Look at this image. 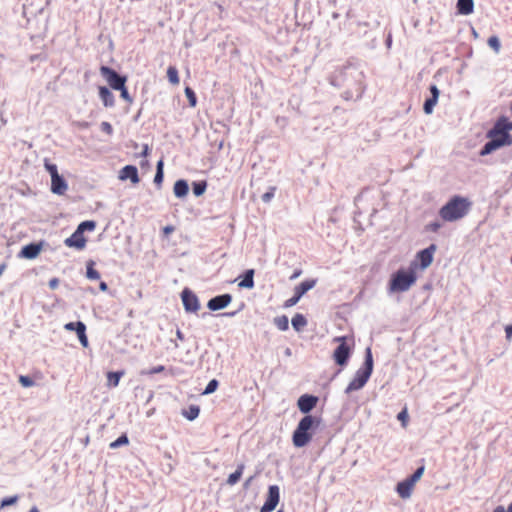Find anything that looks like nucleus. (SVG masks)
<instances>
[{
  "mask_svg": "<svg viewBox=\"0 0 512 512\" xmlns=\"http://www.w3.org/2000/svg\"><path fill=\"white\" fill-rule=\"evenodd\" d=\"M512 130V122L507 118L499 119L494 127L488 132V142L482 148L480 155L485 156L492 152L512 144L510 131Z\"/></svg>",
  "mask_w": 512,
  "mask_h": 512,
  "instance_id": "1",
  "label": "nucleus"
},
{
  "mask_svg": "<svg viewBox=\"0 0 512 512\" xmlns=\"http://www.w3.org/2000/svg\"><path fill=\"white\" fill-rule=\"evenodd\" d=\"M470 208L471 201L468 198L455 196L440 209L439 215L444 221L454 222L466 216Z\"/></svg>",
  "mask_w": 512,
  "mask_h": 512,
  "instance_id": "2",
  "label": "nucleus"
},
{
  "mask_svg": "<svg viewBox=\"0 0 512 512\" xmlns=\"http://www.w3.org/2000/svg\"><path fill=\"white\" fill-rule=\"evenodd\" d=\"M417 272L410 266L400 268L394 272L388 283V291L391 294L408 291L417 281Z\"/></svg>",
  "mask_w": 512,
  "mask_h": 512,
  "instance_id": "3",
  "label": "nucleus"
},
{
  "mask_svg": "<svg viewBox=\"0 0 512 512\" xmlns=\"http://www.w3.org/2000/svg\"><path fill=\"white\" fill-rule=\"evenodd\" d=\"M319 420L316 417L307 415L298 423L292 435L293 445L297 448L306 446L313 437V431L318 427Z\"/></svg>",
  "mask_w": 512,
  "mask_h": 512,
  "instance_id": "4",
  "label": "nucleus"
},
{
  "mask_svg": "<svg viewBox=\"0 0 512 512\" xmlns=\"http://www.w3.org/2000/svg\"><path fill=\"white\" fill-rule=\"evenodd\" d=\"M373 371V357L371 349L368 347L365 351V363L364 367L360 368L356 373L354 378L348 384L346 388V393H350L352 391L360 390L369 380Z\"/></svg>",
  "mask_w": 512,
  "mask_h": 512,
  "instance_id": "5",
  "label": "nucleus"
},
{
  "mask_svg": "<svg viewBox=\"0 0 512 512\" xmlns=\"http://www.w3.org/2000/svg\"><path fill=\"white\" fill-rule=\"evenodd\" d=\"M94 221H84L79 224L76 231L67 239H65L64 243L67 247L83 249L86 246V238L84 237V231H93L95 229Z\"/></svg>",
  "mask_w": 512,
  "mask_h": 512,
  "instance_id": "6",
  "label": "nucleus"
},
{
  "mask_svg": "<svg viewBox=\"0 0 512 512\" xmlns=\"http://www.w3.org/2000/svg\"><path fill=\"white\" fill-rule=\"evenodd\" d=\"M334 342L339 343L333 353V359L340 366H345L351 354L353 343L346 336L334 338Z\"/></svg>",
  "mask_w": 512,
  "mask_h": 512,
  "instance_id": "7",
  "label": "nucleus"
},
{
  "mask_svg": "<svg viewBox=\"0 0 512 512\" xmlns=\"http://www.w3.org/2000/svg\"><path fill=\"white\" fill-rule=\"evenodd\" d=\"M44 167L51 176V192L56 195H64L68 189V184L64 178L59 175L57 166L46 161Z\"/></svg>",
  "mask_w": 512,
  "mask_h": 512,
  "instance_id": "8",
  "label": "nucleus"
},
{
  "mask_svg": "<svg viewBox=\"0 0 512 512\" xmlns=\"http://www.w3.org/2000/svg\"><path fill=\"white\" fill-rule=\"evenodd\" d=\"M436 251V246L431 244L429 247L419 251L414 260L410 263V267L417 272V269L421 270L427 269L433 262L434 254Z\"/></svg>",
  "mask_w": 512,
  "mask_h": 512,
  "instance_id": "9",
  "label": "nucleus"
},
{
  "mask_svg": "<svg viewBox=\"0 0 512 512\" xmlns=\"http://www.w3.org/2000/svg\"><path fill=\"white\" fill-rule=\"evenodd\" d=\"M315 284H316L315 280H306V281H303L302 283H300L298 286H296L294 288L295 295L292 298L285 301L284 307L289 308V307L296 305L298 303V301L300 300V298L307 291L312 289L315 286Z\"/></svg>",
  "mask_w": 512,
  "mask_h": 512,
  "instance_id": "10",
  "label": "nucleus"
},
{
  "mask_svg": "<svg viewBox=\"0 0 512 512\" xmlns=\"http://www.w3.org/2000/svg\"><path fill=\"white\" fill-rule=\"evenodd\" d=\"M100 72L102 76L106 79L109 86L114 90L122 88V86L126 83L125 77H121L109 67L102 66Z\"/></svg>",
  "mask_w": 512,
  "mask_h": 512,
  "instance_id": "11",
  "label": "nucleus"
},
{
  "mask_svg": "<svg viewBox=\"0 0 512 512\" xmlns=\"http://www.w3.org/2000/svg\"><path fill=\"white\" fill-rule=\"evenodd\" d=\"M184 309L187 312H197L200 309L198 297L189 289H184L181 293Z\"/></svg>",
  "mask_w": 512,
  "mask_h": 512,
  "instance_id": "12",
  "label": "nucleus"
},
{
  "mask_svg": "<svg viewBox=\"0 0 512 512\" xmlns=\"http://www.w3.org/2000/svg\"><path fill=\"white\" fill-rule=\"evenodd\" d=\"M280 501V490L277 485H271L268 489V495L263 506L266 510H275Z\"/></svg>",
  "mask_w": 512,
  "mask_h": 512,
  "instance_id": "13",
  "label": "nucleus"
},
{
  "mask_svg": "<svg viewBox=\"0 0 512 512\" xmlns=\"http://www.w3.org/2000/svg\"><path fill=\"white\" fill-rule=\"evenodd\" d=\"M232 301V297L229 294L216 296L208 301L207 307L212 311H217L227 307Z\"/></svg>",
  "mask_w": 512,
  "mask_h": 512,
  "instance_id": "14",
  "label": "nucleus"
},
{
  "mask_svg": "<svg viewBox=\"0 0 512 512\" xmlns=\"http://www.w3.org/2000/svg\"><path fill=\"white\" fill-rule=\"evenodd\" d=\"M415 486L413 482L406 478L396 485V492L400 498L409 499L412 496Z\"/></svg>",
  "mask_w": 512,
  "mask_h": 512,
  "instance_id": "15",
  "label": "nucleus"
},
{
  "mask_svg": "<svg viewBox=\"0 0 512 512\" xmlns=\"http://www.w3.org/2000/svg\"><path fill=\"white\" fill-rule=\"evenodd\" d=\"M317 402L316 396L305 394L299 397L297 405L302 413H308L316 406Z\"/></svg>",
  "mask_w": 512,
  "mask_h": 512,
  "instance_id": "16",
  "label": "nucleus"
},
{
  "mask_svg": "<svg viewBox=\"0 0 512 512\" xmlns=\"http://www.w3.org/2000/svg\"><path fill=\"white\" fill-rule=\"evenodd\" d=\"M119 179L122 181L129 179L133 184H138L140 181L137 168L133 165L123 167L119 172Z\"/></svg>",
  "mask_w": 512,
  "mask_h": 512,
  "instance_id": "17",
  "label": "nucleus"
},
{
  "mask_svg": "<svg viewBox=\"0 0 512 512\" xmlns=\"http://www.w3.org/2000/svg\"><path fill=\"white\" fill-rule=\"evenodd\" d=\"M41 250H42L41 244H34V243L29 244V245L24 246L21 249V251L19 253V257L25 258V259H34L39 255Z\"/></svg>",
  "mask_w": 512,
  "mask_h": 512,
  "instance_id": "18",
  "label": "nucleus"
},
{
  "mask_svg": "<svg viewBox=\"0 0 512 512\" xmlns=\"http://www.w3.org/2000/svg\"><path fill=\"white\" fill-rule=\"evenodd\" d=\"M99 97L105 107H113L115 104V99L112 92L105 86H100L98 88Z\"/></svg>",
  "mask_w": 512,
  "mask_h": 512,
  "instance_id": "19",
  "label": "nucleus"
},
{
  "mask_svg": "<svg viewBox=\"0 0 512 512\" xmlns=\"http://www.w3.org/2000/svg\"><path fill=\"white\" fill-rule=\"evenodd\" d=\"M240 288L252 289L254 287V270L248 269L242 280L238 282Z\"/></svg>",
  "mask_w": 512,
  "mask_h": 512,
  "instance_id": "20",
  "label": "nucleus"
},
{
  "mask_svg": "<svg viewBox=\"0 0 512 512\" xmlns=\"http://www.w3.org/2000/svg\"><path fill=\"white\" fill-rule=\"evenodd\" d=\"M188 191V183L185 180H178L175 182L173 192L177 198L185 197L188 194Z\"/></svg>",
  "mask_w": 512,
  "mask_h": 512,
  "instance_id": "21",
  "label": "nucleus"
},
{
  "mask_svg": "<svg viewBox=\"0 0 512 512\" xmlns=\"http://www.w3.org/2000/svg\"><path fill=\"white\" fill-rule=\"evenodd\" d=\"M457 9L462 15H470L474 10V2L473 0H458Z\"/></svg>",
  "mask_w": 512,
  "mask_h": 512,
  "instance_id": "22",
  "label": "nucleus"
},
{
  "mask_svg": "<svg viewBox=\"0 0 512 512\" xmlns=\"http://www.w3.org/2000/svg\"><path fill=\"white\" fill-rule=\"evenodd\" d=\"M124 375L123 371L118 372H108L107 373V386L108 387H117L121 377Z\"/></svg>",
  "mask_w": 512,
  "mask_h": 512,
  "instance_id": "23",
  "label": "nucleus"
},
{
  "mask_svg": "<svg viewBox=\"0 0 512 512\" xmlns=\"http://www.w3.org/2000/svg\"><path fill=\"white\" fill-rule=\"evenodd\" d=\"M291 322L293 328L298 332L302 331L304 327L307 325V320L302 314L294 315Z\"/></svg>",
  "mask_w": 512,
  "mask_h": 512,
  "instance_id": "24",
  "label": "nucleus"
},
{
  "mask_svg": "<svg viewBox=\"0 0 512 512\" xmlns=\"http://www.w3.org/2000/svg\"><path fill=\"white\" fill-rule=\"evenodd\" d=\"M243 470H244V466L239 465L237 470L234 473L229 475V477L227 479V483L231 486L236 484L239 481V479L241 478V476L243 474Z\"/></svg>",
  "mask_w": 512,
  "mask_h": 512,
  "instance_id": "25",
  "label": "nucleus"
},
{
  "mask_svg": "<svg viewBox=\"0 0 512 512\" xmlns=\"http://www.w3.org/2000/svg\"><path fill=\"white\" fill-rule=\"evenodd\" d=\"M167 77H168V80L171 84L173 85H178L179 84V76H178V71L175 67L173 66H170L168 67L167 69Z\"/></svg>",
  "mask_w": 512,
  "mask_h": 512,
  "instance_id": "26",
  "label": "nucleus"
},
{
  "mask_svg": "<svg viewBox=\"0 0 512 512\" xmlns=\"http://www.w3.org/2000/svg\"><path fill=\"white\" fill-rule=\"evenodd\" d=\"M200 409L198 406H190L188 410L183 412V416L188 420L192 421L196 419L199 415Z\"/></svg>",
  "mask_w": 512,
  "mask_h": 512,
  "instance_id": "27",
  "label": "nucleus"
},
{
  "mask_svg": "<svg viewBox=\"0 0 512 512\" xmlns=\"http://www.w3.org/2000/svg\"><path fill=\"white\" fill-rule=\"evenodd\" d=\"M274 324L277 326V328L281 331H285L289 327V321L287 316H280L276 317L274 319Z\"/></svg>",
  "mask_w": 512,
  "mask_h": 512,
  "instance_id": "28",
  "label": "nucleus"
},
{
  "mask_svg": "<svg viewBox=\"0 0 512 512\" xmlns=\"http://www.w3.org/2000/svg\"><path fill=\"white\" fill-rule=\"evenodd\" d=\"M79 328L80 329H79V331L77 333L78 339H79L81 345L86 348V347H88V344H89L88 338H87V335H86V326L85 325H80Z\"/></svg>",
  "mask_w": 512,
  "mask_h": 512,
  "instance_id": "29",
  "label": "nucleus"
},
{
  "mask_svg": "<svg viewBox=\"0 0 512 512\" xmlns=\"http://www.w3.org/2000/svg\"><path fill=\"white\" fill-rule=\"evenodd\" d=\"M206 187H207V184L205 181H201V182H194L193 183V193L196 195V196H201L204 194L205 190H206Z\"/></svg>",
  "mask_w": 512,
  "mask_h": 512,
  "instance_id": "30",
  "label": "nucleus"
},
{
  "mask_svg": "<svg viewBox=\"0 0 512 512\" xmlns=\"http://www.w3.org/2000/svg\"><path fill=\"white\" fill-rule=\"evenodd\" d=\"M86 276L91 280H96L100 278L99 272L93 268V262L88 263Z\"/></svg>",
  "mask_w": 512,
  "mask_h": 512,
  "instance_id": "31",
  "label": "nucleus"
},
{
  "mask_svg": "<svg viewBox=\"0 0 512 512\" xmlns=\"http://www.w3.org/2000/svg\"><path fill=\"white\" fill-rule=\"evenodd\" d=\"M185 95H186L187 99L189 100L190 106L195 107L197 104V99H196V95H195L194 91L191 88L186 87Z\"/></svg>",
  "mask_w": 512,
  "mask_h": 512,
  "instance_id": "32",
  "label": "nucleus"
},
{
  "mask_svg": "<svg viewBox=\"0 0 512 512\" xmlns=\"http://www.w3.org/2000/svg\"><path fill=\"white\" fill-rule=\"evenodd\" d=\"M437 99L435 97H431L430 99L426 100L424 104V111L426 114H431L433 112L434 106L437 103Z\"/></svg>",
  "mask_w": 512,
  "mask_h": 512,
  "instance_id": "33",
  "label": "nucleus"
},
{
  "mask_svg": "<svg viewBox=\"0 0 512 512\" xmlns=\"http://www.w3.org/2000/svg\"><path fill=\"white\" fill-rule=\"evenodd\" d=\"M397 419L401 422L402 427L406 428L409 421V415L406 409H403L401 412L398 413Z\"/></svg>",
  "mask_w": 512,
  "mask_h": 512,
  "instance_id": "34",
  "label": "nucleus"
},
{
  "mask_svg": "<svg viewBox=\"0 0 512 512\" xmlns=\"http://www.w3.org/2000/svg\"><path fill=\"white\" fill-rule=\"evenodd\" d=\"M424 474V467H419L408 479L413 482L415 485L422 478Z\"/></svg>",
  "mask_w": 512,
  "mask_h": 512,
  "instance_id": "35",
  "label": "nucleus"
},
{
  "mask_svg": "<svg viewBox=\"0 0 512 512\" xmlns=\"http://www.w3.org/2000/svg\"><path fill=\"white\" fill-rule=\"evenodd\" d=\"M163 180V161L160 160L158 163H157V172H156V175H155V178H154V182L159 184L161 183Z\"/></svg>",
  "mask_w": 512,
  "mask_h": 512,
  "instance_id": "36",
  "label": "nucleus"
},
{
  "mask_svg": "<svg viewBox=\"0 0 512 512\" xmlns=\"http://www.w3.org/2000/svg\"><path fill=\"white\" fill-rule=\"evenodd\" d=\"M218 387V381L213 379L211 380L208 385L206 386L205 390L203 391V395H208L216 391Z\"/></svg>",
  "mask_w": 512,
  "mask_h": 512,
  "instance_id": "37",
  "label": "nucleus"
},
{
  "mask_svg": "<svg viewBox=\"0 0 512 512\" xmlns=\"http://www.w3.org/2000/svg\"><path fill=\"white\" fill-rule=\"evenodd\" d=\"M488 45L498 53L500 51V41L496 36H492L488 39Z\"/></svg>",
  "mask_w": 512,
  "mask_h": 512,
  "instance_id": "38",
  "label": "nucleus"
},
{
  "mask_svg": "<svg viewBox=\"0 0 512 512\" xmlns=\"http://www.w3.org/2000/svg\"><path fill=\"white\" fill-rule=\"evenodd\" d=\"M80 325H85L83 322L81 321H78V322H69V323H66L64 325V328L67 330V331H75L76 334L78 333L79 331V326Z\"/></svg>",
  "mask_w": 512,
  "mask_h": 512,
  "instance_id": "39",
  "label": "nucleus"
},
{
  "mask_svg": "<svg viewBox=\"0 0 512 512\" xmlns=\"http://www.w3.org/2000/svg\"><path fill=\"white\" fill-rule=\"evenodd\" d=\"M17 501H18V496H16V495L4 498L1 501L0 507L1 508H5V507H8V506L14 505Z\"/></svg>",
  "mask_w": 512,
  "mask_h": 512,
  "instance_id": "40",
  "label": "nucleus"
},
{
  "mask_svg": "<svg viewBox=\"0 0 512 512\" xmlns=\"http://www.w3.org/2000/svg\"><path fill=\"white\" fill-rule=\"evenodd\" d=\"M118 90L121 92V98L124 101H126L127 103L132 104L133 99L130 96V94L128 93V90H127L125 84L122 86V88H119Z\"/></svg>",
  "mask_w": 512,
  "mask_h": 512,
  "instance_id": "41",
  "label": "nucleus"
},
{
  "mask_svg": "<svg viewBox=\"0 0 512 512\" xmlns=\"http://www.w3.org/2000/svg\"><path fill=\"white\" fill-rule=\"evenodd\" d=\"M128 442L129 441H128L127 436L123 435V436H120L118 439H116L114 442H112L110 444V447L111 448H117L119 446L128 444Z\"/></svg>",
  "mask_w": 512,
  "mask_h": 512,
  "instance_id": "42",
  "label": "nucleus"
},
{
  "mask_svg": "<svg viewBox=\"0 0 512 512\" xmlns=\"http://www.w3.org/2000/svg\"><path fill=\"white\" fill-rule=\"evenodd\" d=\"M100 128L103 132H105L108 135H111L113 133V128L109 122H106V121L102 122L100 124Z\"/></svg>",
  "mask_w": 512,
  "mask_h": 512,
  "instance_id": "43",
  "label": "nucleus"
},
{
  "mask_svg": "<svg viewBox=\"0 0 512 512\" xmlns=\"http://www.w3.org/2000/svg\"><path fill=\"white\" fill-rule=\"evenodd\" d=\"M273 196H274V191L271 190L262 195V200L267 203L273 198Z\"/></svg>",
  "mask_w": 512,
  "mask_h": 512,
  "instance_id": "44",
  "label": "nucleus"
},
{
  "mask_svg": "<svg viewBox=\"0 0 512 512\" xmlns=\"http://www.w3.org/2000/svg\"><path fill=\"white\" fill-rule=\"evenodd\" d=\"M20 383L25 387H29L32 385V381L26 376L20 377Z\"/></svg>",
  "mask_w": 512,
  "mask_h": 512,
  "instance_id": "45",
  "label": "nucleus"
},
{
  "mask_svg": "<svg viewBox=\"0 0 512 512\" xmlns=\"http://www.w3.org/2000/svg\"><path fill=\"white\" fill-rule=\"evenodd\" d=\"M149 151H150V150H149V146H148L147 144H144V145L142 146V152H141V154H140V155H141L143 158H145V159H146V158H147V156H148V154H149Z\"/></svg>",
  "mask_w": 512,
  "mask_h": 512,
  "instance_id": "46",
  "label": "nucleus"
},
{
  "mask_svg": "<svg viewBox=\"0 0 512 512\" xmlns=\"http://www.w3.org/2000/svg\"><path fill=\"white\" fill-rule=\"evenodd\" d=\"M174 231V227L171 226V225H168V226H165L163 229H162V232L164 234V236H168L170 233H172Z\"/></svg>",
  "mask_w": 512,
  "mask_h": 512,
  "instance_id": "47",
  "label": "nucleus"
},
{
  "mask_svg": "<svg viewBox=\"0 0 512 512\" xmlns=\"http://www.w3.org/2000/svg\"><path fill=\"white\" fill-rule=\"evenodd\" d=\"M430 91H431L432 97H435V99L438 100V97H439V90H438V88L433 85V86H431Z\"/></svg>",
  "mask_w": 512,
  "mask_h": 512,
  "instance_id": "48",
  "label": "nucleus"
},
{
  "mask_svg": "<svg viewBox=\"0 0 512 512\" xmlns=\"http://www.w3.org/2000/svg\"><path fill=\"white\" fill-rule=\"evenodd\" d=\"M59 280L57 278H53L49 281V287L51 289H56L58 287Z\"/></svg>",
  "mask_w": 512,
  "mask_h": 512,
  "instance_id": "49",
  "label": "nucleus"
},
{
  "mask_svg": "<svg viewBox=\"0 0 512 512\" xmlns=\"http://www.w3.org/2000/svg\"><path fill=\"white\" fill-rule=\"evenodd\" d=\"M506 338L511 339L512 338V324L507 326L505 328Z\"/></svg>",
  "mask_w": 512,
  "mask_h": 512,
  "instance_id": "50",
  "label": "nucleus"
},
{
  "mask_svg": "<svg viewBox=\"0 0 512 512\" xmlns=\"http://www.w3.org/2000/svg\"><path fill=\"white\" fill-rule=\"evenodd\" d=\"M162 371H164V366L160 365V366H157V367L153 368V369L150 371V373H151V374H156V373H160V372H162Z\"/></svg>",
  "mask_w": 512,
  "mask_h": 512,
  "instance_id": "51",
  "label": "nucleus"
},
{
  "mask_svg": "<svg viewBox=\"0 0 512 512\" xmlns=\"http://www.w3.org/2000/svg\"><path fill=\"white\" fill-rule=\"evenodd\" d=\"M140 166H141L142 168H147V167L149 166V162H148V160L144 158V159L140 162Z\"/></svg>",
  "mask_w": 512,
  "mask_h": 512,
  "instance_id": "52",
  "label": "nucleus"
},
{
  "mask_svg": "<svg viewBox=\"0 0 512 512\" xmlns=\"http://www.w3.org/2000/svg\"><path fill=\"white\" fill-rule=\"evenodd\" d=\"M99 288L103 292L107 291V289H108L107 284L105 282H101L99 285Z\"/></svg>",
  "mask_w": 512,
  "mask_h": 512,
  "instance_id": "53",
  "label": "nucleus"
},
{
  "mask_svg": "<svg viewBox=\"0 0 512 512\" xmlns=\"http://www.w3.org/2000/svg\"><path fill=\"white\" fill-rule=\"evenodd\" d=\"M176 336L181 341L184 339V335L182 334V332L179 329L176 331Z\"/></svg>",
  "mask_w": 512,
  "mask_h": 512,
  "instance_id": "54",
  "label": "nucleus"
},
{
  "mask_svg": "<svg viewBox=\"0 0 512 512\" xmlns=\"http://www.w3.org/2000/svg\"><path fill=\"white\" fill-rule=\"evenodd\" d=\"M439 227H440V225H439V224H437V223H435V224H431V228H432L433 230H437Z\"/></svg>",
  "mask_w": 512,
  "mask_h": 512,
  "instance_id": "55",
  "label": "nucleus"
},
{
  "mask_svg": "<svg viewBox=\"0 0 512 512\" xmlns=\"http://www.w3.org/2000/svg\"><path fill=\"white\" fill-rule=\"evenodd\" d=\"M260 512H272L271 510H266L265 506H262Z\"/></svg>",
  "mask_w": 512,
  "mask_h": 512,
  "instance_id": "56",
  "label": "nucleus"
},
{
  "mask_svg": "<svg viewBox=\"0 0 512 512\" xmlns=\"http://www.w3.org/2000/svg\"><path fill=\"white\" fill-rule=\"evenodd\" d=\"M506 512H512V502L508 506V509H506Z\"/></svg>",
  "mask_w": 512,
  "mask_h": 512,
  "instance_id": "57",
  "label": "nucleus"
},
{
  "mask_svg": "<svg viewBox=\"0 0 512 512\" xmlns=\"http://www.w3.org/2000/svg\"><path fill=\"white\" fill-rule=\"evenodd\" d=\"M29 512H39V510L36 507H32Z\"/></svg>",
  "mask_w": 512,
  "mask_h": 512,
  "instance_id": "58",
  "label": "nucleus"
},
{
  "mask_svg": "<svg viewBox=\"0 0 512 512\" xmlns=\"http://www.w3.org/2000/svg\"><path fill=\"white\" fill-rule=\"evenodd\" d=\"M285 354H286L287 356H290V355H291V350H290L289 348H287V349H286V351H285Z\"/></svg>",
  "mask_w": 512,
  "mask_h": 512,
  "instance_id": "59",
  "label": "nucleus"
},
{
  "mask_svg": "<svg viewBox=\"0 0 512 512\" xmlns=\"http://www.w3.org/2000/svg\"><path fill=\"white\" fill-rule=\"evenodd\" d=\"M3 270H4V266H1L0 267V276L2 275Z\"/></svg>",
  "mask_w": 512,
  "mask_h": 512,
  "instance_id": "60",
  "label": "nucleus"
},
{
  "mask_svg": "<svg viewBox=\"0 0 512 512\" xmlns=\"http://www.w3.org/2000/svg\"><path fill=\"white\" fill-rule=\"evenodd\" d=\"M277 512H284L283 510H278Z\"/></svg>",
  "mask_w": 512,
  "mask_h": 512,
  "instance_id": "61",
  "label": "nucleus"
}]
</instances>
